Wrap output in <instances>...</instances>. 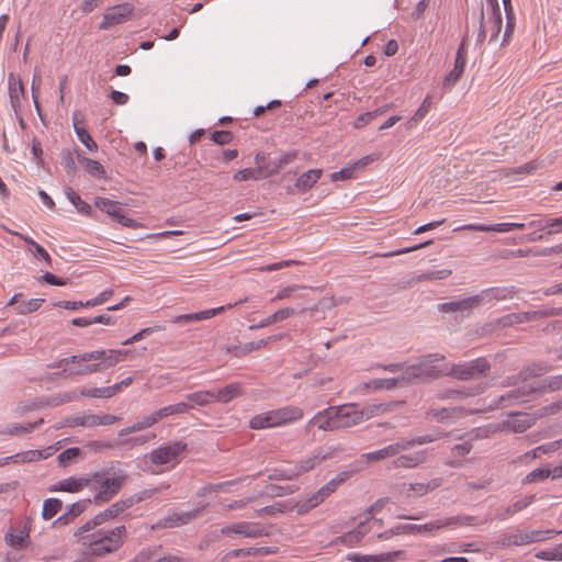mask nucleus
Instances as JSON below:
<instances>
[{"mask_svg": "<svg viewBox=\"0 0 562 562\" xmlns=\"http://www.w3.org/2000/svg\"><path fill=\"white\" fill-rule=\"evenodd\" d=\"M127 479L128 475L123 470L115 469L113 465L88 473L87 487L92 493L93 504L102 505L113 499Z\"/></svg>", "mask_w": 562, "mask_h": 562, "instance_id": "1", "label": "nucleus"}, {"mask_svg": "<svg viewBox=\"0 0 562 562\" xmlns=\"http://www.w3.org/2000/svg\"><path fill=\"white\" fill-rule=\"evenodd\" d=\"M446 357L441 353H428L415 363L407 366L403 371L406 386L417 383H428L446 375Z\"/></svg>", "mask_w": 562, "mask_h": 562, "instance_id": "2", "label": "nucleus"}, {"mask_svg": "<svg viewBox=\"0 0 562 562\" xmlns=\"http://www.w3.org/2000/svg\"><path fill=\"white\" fill-rule=\"evenodd\" d=\"M126 535L125 526H116L113 529H98L91 535L83 537V543L88 544L89 553L102 557L117 551L123 544V538Z\"/></svg>", "mask_w": 562, "mask_h": 562, "instance_id": "3", "label": "nucleus"}, {"mask_svg": "<svg viewBox=\"0 0 562 562\" xmlns=\"http://www.w3.org/2000/svg\"><path fill=\"white\" fill-rule=\"evenodd\" d=\"M303 417V409L297 406H284L254 416L249 426L251 429H263L286 425Z\"/></svg>", "mask_w": 562, "mask_h": 562, "instance_id": "4", "label": "nucleus"}, {"mask_svg": "<svg viewBox=\"0 0 562 562\" xmlns=\"http://www.w3.org/2000/svg\"><path fill=\"white\" fill-rule=\"evenodd\" d=\"M382 408V405H372L367 409H358L356 404L334 406L336 430L350 428L361 424Z\"/></svg>", "mask_w": 562, "mask_h": 562, "instance_id": "5", "label": "nucleus"}, {"mask_svg": "<svg viewBox=\"0 0 562 562\" xmlns=\"http://www.w3.org/2000/svg\"><path fill=\"white\" fill-rule=\"evenodd\" d=\"M490 369L491 363L481 357L472 361L452 364L449 370H446V375L460 381H469L485 376Z\"/></svg>", "mask_w": 562, "mask_h": 562, "instance_id": "6", "label": "nucleus"}, {"mask_svg": "<svg viewBox=\"0 0 562 562\" xmlns=\"http://www.w3.org/2000/svg\"><path fill=\"white\" fill-rule=\"evenodd\" d=\"M184 441H171L161 445L149 453V460L155 465L171 464L173 468L179 462V457L187 450Z\"/></svg>", "mask_w": 562, "mask_h": 562, "instance_id": "7", "label": "nucleus"}, {"mask_svg": "<svg viewBox=\"0 0 562 562\" xmlns=\"http://www.w3.org/2000/svg\"><path fill=\"white\" fill-rule=\"evenodd\" d=\"M462 522L460 517H448L437 519L424 525L416 524H401L394 527L393 532L397 533H434L437 530H440L447 526L456 525Z\"/></svg>", "mask_w": 562, "mask_h": 562, "instance_id": "8", "label": "nucleus"}, {"mask_svg": "<svg viewBox=\"0 0 562 562\" xmlns=\"http://www.w3.org/2000/svg\"><path fill=\"white\" fill-rule=\"evenodd\" d=\"M221 535L232 536L238 535L245 538H259L269 536V529L259 522L238 521L221 528Z\"/></svg>", "mask_w": 562, "mask_h": 562, "instance_id": "9", "label": "nucleus"}, {"mask_svg": "<svg viewBox=\"0 0 562 562\" xmlns=\"http://www.w3.org/2000/svg\"><path fill=\"white\" fill-rule=\"evenodd\" d=\"M128 355V351L116 350V349H108V350H93L90 352L83 353V360L86 362L90 361H99L95 362V366L100 368V372L114 367L120 361L124 360Z\"/></svg>", "mask_w": 562, "mask_h": 562, "instance_id": "10", "label": "nucleus"}, {"mask_svg": "<svg viewBox=\"0 0 562 562\" xmlns=\"http://www.w3.org/2000/svg\"><path fill=\"white\" fill-rule=\"evenodd\" d=\"M201 509L196 508L187 513H178L176 510L169 512L165 517L157 520L151 525L153 530L157 529H171L189 524L191 520L198 518Z\"/></svg>", "mask_w": 562, "mask_h": 562, "instance_id": "11", "label": "nucleus"}, {"mask_svg": "<svg viewBox=\"0 0 562 562\" xmlns=\"http://www.w3.org/2000/svg\"><path fill=\"white\" fill-rule=\"evenodd\" d=\"M134 11L132 3L125 2L106 9L100 23L101 30H108L114 25L125 22Z\"/></svg>", "mask_w": 562, "mask_h": 562, "instance_id": "12", "label": "nucleus"}, {"mask_svg": "<svg viewBox=\"0 0 562 562\" xmlns=\"http://www.w3.org/2000/svg\"><path fill=\"white\" fill-rule=\"evenodd\" d=\"M516 291L512 288L506 286H494L482 290L479 294H475L479 307L486 303L506 301L513 299Z\"/></svg>", "mask_w": 562, "mask_h": 562, "instance_id": "13", "label": "nucleus"}, {"mask_svg": "<svg viewBox=\"0 0 562 562\" xmlns=\"http://www.w3.org/2000/svg\"><path fill=\"white\" fill-rule=\"evenodd\" d=\"M248 301V297H245L243 300H239L235 303H229L227 305H223V306H220V307H216V308H211V310H205V311H201V312H198V313H190V314H182V315H178L173 318V323H189V322H200V321H204V319H209L211 317H214L216 316L217 314L226 311V310H229L234 306H237L239 304H243L245 302Z\"/></svg>", "mask_w": 562, "mask_h": 562, "instance_id": "14", "label": "nucleus"}, {"mask_svg": "<svg viewBox=\"0 0 562 562\" xmlns=\"http://www.w3.org/2000/svg\"><path fill=\"white\" fill-rule=\"evenodd\" d=\"M477 307L479 304L474 295L438 304V311L441 313H460L463 316H470Z\"/></svg>", "mask_w": 562, "mask_h": 562, "instance_id": "15", "label": "nucleus"}, {"mask_svg": "<svg viewBox=\"0 0 562 562\" xmlns=\"http://www.w3.org/2000/svg\"><path fill=\"white\" fill-rule=\"evenodd\" d=\"M470 412L463 406L432 408L427 412V415L431 416L438 423H453L468 416Z\"/></svg>", "mask_w": 562, "mask_h": 562, "instance_id": "16", "label": "nucleus"}, {"mask_svg": "<svg viewBox=\"0 0 562 562\" xmlns=\"http://www.w3.org/2000/svg\"><path fill=\"white\" fill-rule=\"evenodd\" d=\"M467 63V49L464 41L460 44L454 59L453 69L443 78L442 85L451 88L461 78Z\"/></svg>", "mask_w": 562, "mask_h": 562, "instance_id": "17", "label": "nucleus"}, {"mask_svg": "<svg viewBox=\"0 0 562 562\" xmlns=\"http://www.w3.org/2000/svg\"><path fill=\"white\" fill-rule=\"evenodd\" d=\"M89 484L88 474L83 476H69L60 480L57 483L48 487L49 492H68L78 493L81 492Z\"/></svg>", "mask_w": 562, "mask_h": 562, "instance_id": "18", "label": "nucleus"}, {"mask_svg": "<svg viewBox=\"0 0 562 562\" xmlns=\"http://www.w3.org/2000/svg\"><path fill=\"white\" fill-rule=\"evenodd\" d=\"M10 104L15 114L21 111V100L25 97L23 82L13 72L8 75Z\"/></svg>", "mask_w": 562, "mask_h": 562, "instance_id": "19", "label": "nucleus"}, {"mask_svg": "<svg viewBox=\"0 0 562 562\" xmlns=\"http://www.w3.org/2000/svg\"><path fill=\"white\" fill-rule=\"evenodd\" d=\"M405 450L404 438L398 439L396 442L391 443L382 449L362 454V458L368 462H378L397 456L401 451Z\"/></svg>", "mask_w": 562, "mask_h": 562, "instance_id": "20", "label": "nucleus"}, {"mask_svg": "<svg viewBox=\"0 0 562 562\" xmlns=\"http://www.w3.org/2000/svg\"><path fill=\"white\" fill-rule=\"evenodd\" d=\"M442 483V479L436 477L429 481L428 483H403L402 493L406 497H417L423 496L436 488H438Z\"/></svg>", "mask_w": 562, "mask_h": 562, "instance_id": "21", "label": "nucleus"}, {"mask_svg": "<svg viewBox=\"0 0 562 562\" xmlns=\"http://www.w3.org/2000/svg\"><path fill=\"white\" fill-rule=\"evenodd\" d=\"M334 412V406L318 412L313 418L308 420L306 428L308 429L312 425H316L321 430H336V427H334V425H336Z\"/></svg>", "mask_w": 562, "mask_h": 562, "instance_id": "22", "label": "nucleus"}, {"mask_svg": "<svg viewBox=\"0 0 562 562\" xmlns=\"http://www.w3.org/2000/svg\"><path fill=\"white\" fill-rule=\"evenodd\" d=\"M537 390L535 387H519L517 390H512L507 392L506 394L502 395L498 401L499 407H506L509 405L524 403L527 401L528 396L536 392Z\"/></svg>", "mask_w": 562, "mask_h": 562, "instance_id": "23", "label": "nucleus"}, {"mask_svg": "<svg viewBox=\"0 0 562 562\" xmlns=\"http://www.w3.org/2000/svg\"><path fill=\"white\" fill-rule=\"evenodd\" d=\"M487 12L491 14L487 19V23L491 24L492 33L491 41L497 38L502 31V13L498 4V0H486Z\"/></svg>", "mask_w": 562, "mask_h": 562, "instance_id": "24", "label": "nucleus"}, {"mask_svg": "<svg viewBox=\"0 0 562 562\" xmlns=\"http://www.w3.org/2000/svg\"><path fill=\"white\" fill-rule=\"evenodd\" d=\"M535 425V417L529 413H513L506 422L507 428L514 432H524Z\"/></svg>", "mask_w": 562, "mask_h": 562, "instance_id": "25", "label": "nucleus"}, {"mask_svg": "<svg viewBox=\"0 0 562 562\" xmlns=\"http://www.w3.org/2000/svg\"><path fill=\"white\" fill-rule=\"evenodd\" d=\"M473 446L470 441H464L453 446L451 449V457L445 461V464L450 468H461L463 465L461 458L469 454Z\"/></svg>", "mask_w": 562, "mask_h": 562, "instance_id": "26", "label": "nucleus"}, {"mask_svg": "<svg viewBox=\"0 0 562 562\" xmlns=\"http://www.w3.org/2000/svg\"><path fill=\"white\" fill-rule=\"evenodd\" d=\"M497 543L502 547L530 544L528 532L519 529L502 535Z\"/></svg>", "mask_w": 562, "mask_h": 562, "instance_id": "27", "label": "nucleus"}, {"mask_svg": "<svg viewBox=\"0 0 562 562\" xmlns=\"http://www.w3.org/2000/svg\"><path fill=\"white\" fill-rule=\"evenodd\" d=\"M126 509H128L127 504L125 503L124 499H120V501L113 503L112 505H110L104 510L98 513L95 515V520H97V522L102 525L105 521L116 518L120 514H122Z\"/></svg>", "mask_w": 562, "mask_h": 562, "instance_id": "28", "label": "nucleus"}, {"mask_svg": "<svg viewBox=\"0 0 562 562\" xmlns=\"http://www.w3.org/2000/svg\"><path fill=\"white\" fill-rule=\"evenodd\" d=\"M426 460H427V452L425 450H420V451L414 452L412 454L400 456L394 461V465H395V468L411 469V468H415V467L424 463Z\"/></svg>", "mask_w": 562, "mask_h": 562, "instance_id": "29", "label": "nucleus"}, {"mask_svg": "<svg viewBox=\"0 0 562 562\" xmlns=\"http://www.w3.org/2000/svg\"><path fill=\"white\" fill-rule=\"evenodd\" d=\"M323 170L322 169H311L304 173H302L296 182L295 188L301 192H306L310 189L314 187V184L318 181V179L322 177Z\"/></svg>", "mask_w": 562, "mask_h": 562, "instance_id": "30", "label": "nucleus"}, {"mask_svg": "<svg viewBox=\"0 0 562 562\" xmlns=\"http://www.w3.org/2000/svg\"><path fill=\"white\" fill-rule=\"evenodd\" d=\"M535 495H528L525 498L515 502L510 506H507L502 513H497L495 518L498 520H505L515 514L521 512L522 509L527 508L529 505H531L535 501Z\"/></svg>", "mask_w": 562, "mask_h": 562, "instance_id": "31", "label": "nucleus"}, {"mask_svg": "<svg viewBox=\"0 0 562 562\" xmlns=\"http://www.w3.org/2000/svg\"><path fill=\"white\" fill-rule=\"evenodd\" d=\"M294 314H295V310L292 307L281 308V310L277 311L276 313L271 314L270 316H268L267 318L260 321L258 324L250 325L249 329L254 330V329H259V328L270 326L273 323L286 319Z\"/></svg>", "mask_w": 562, "mask_h": 562, "instance_id": "32", "label": "nucleus"}, {"mask_svg": "<svg viewBox=\"0 0 562 562\" xmlns=\"http://www.w3.org/2000/svg\"><path fill=\"white\" fill-rule=\"evenodd\" d=\"M368 532L366 521H360L358 527L349 532H346L341 537L336 539V542H341L346 546L352 547L357 544Z\"/></svg>", "mask_w": 562, "mask_h": 562, "instance_id": "33", "label": "nucleus"}, {"mask_svg": "<svg viewBox=\"0 0 562 562\" xmlns=\"http://www.w3.org/2000/svg\"><path fill=\"white\" fill-rule=\"evenodd\" d=\"M64 425L67 427H95V414H75L67 416L64 419Z\"/></svg>", "mask_w": 562, "mask_h": 562, "instance_id": "34", "label": "nucleus"}, {"mask_svg": "<svg viewBox=\"0 0 562 562\" xmlns=\"http://www.w3.org/2000/svg\"><path fill=\"white\" fill-rule=\"evenodd\" d=\"M241 394V385L240 383H231L225 387L214 391V402L228 403L233 398L239 396Z\"/></svg>", "mask_w": 562, "mask_h": 562, "instance_id": "35", "label": "nucleus"}, {"mask_svg": "<svg viewBox=\"0 0 562 562\" xmlns=\"http://www.w3.org/2000/svg\"><path fill=\"white\" fill-rule=\"evenodd\" d=\"M194 405L190 404L189 402H179L172 405L164 406L156 411L159 420L171 416V415H182L186 414L188 411L192 409Z\"/></svg>", "mask_w": 562, "mask_h": 562, "instance_id": "36", "label": "nucleus"}, {"mask_svg": "<svg viewBox=\"0 0 562 562\" xmlns=\"http://www.w3.org/2000/svg\"><path fill=\"white\" fill-rule=\"evenodd\" d=\"M367 386L372 387L373 390H393L396 387H406V384L404 383L403 374H400L396 378L374 379L371 382H369Z\"/></svg>", "mask_w": 562, "mask_h": 562, "instance_id": "37", "label": "nucleus"}, {"mask_svg": "<svg viewBox=\"0 0 562 562\" xmlns=\"http://www.w3.org/2000/svg\"><path fill=\"white\" fill-rule=\"evenodd\" d=\"M77 158L79 162L82 164L85 170L93 178L102 179L105 175V169L102 164L97 160L90 159L88 157L82 156L81 154H77Z\"/></svg>", "mask_w": 562, "mask_h": 562, "instance_id": "38", "label": "nucleus"}, {"mask_svg": "<svg viewBox=\"0 0 562 562\" xmlns=\"http://www.w3.org/2000/svg\"><path fill=\"white\" fill-rule=\"evenodd\" d=\"M547 372V368L540 364H533L531 367H527L522 369L517 376H513L512 379H508V384H516L519 381H526L531 376H539Z\"/></svg>", "mask_w": 562, "mask_h": 562, "instance_id": "39", "label": "nucleus"}, {"mask_svg": "<svg viewBox=\"0 0 562 562\" xmlns=\"http://www.w3.org/2000/svg\"><path fill=\"white\" fill-rule=\"evenodd\" d=\"M94 205L102 212H105L108 215H110L113 220H115L116 216L120 215V212L123 210L119 202L100 196L95 199Z\"/></svg>", "mask_w": 562, "mask_h": 562, "instance_id": "40", "label": "nucleus"}, {"mask_svg": "<svg viewBox=\"0 0 562 562\" xmlns=\"http://www.w3.org/2000/svg\"><path fill=\"white\" fill-rule=\"evenodd\" d=\"M72 367H69V369H65L64 373L69 376L75 375H89L92 373L100 372V368L95 366V363H88V362H81V363H72Z\"/></svg>", "mask_w": 562, "mask_h": 562, "instance_id": "41", "label": "nucleus"}, {"mask_svg": "<svg viewBox=\"0 0 562 562\" xmlns=\"http://www.w3.org/2000/svg\"><path fill=\"white\" fill-rule=\"evenodd\" d=\"M74 130L78 139L87 147L89 151H97V143L93 140L88 131L83 126L79 125L76 115H74Z\"/></svg>", "mask_w": 562, "mask_h": 562, "instance_id": "42", "label": "nucleus"}, {"mask_svg": "<svg viewBox=\"0 0 562 562\" xmlns=\"http://www.w3.org/2000/svg\"><path fill=\"white\" fill-rule=\"evenodd\" d=\"M184 397L192 405L195 404L198 406H207L209 404L214 402V391H198L186 394Z\"/></svg>", "mask_w": 562, "mask_h": 562, "instance_id": "43", "label": "nucleus"}, {"mask_svg": "<svg viewBox=\"0 0 562 562\" xmlns=\"http://www.w3.org/2000/svg\"><path fill=\"white\" fill-rule=\"evenodd\" d=\"M325 458V456H321V453H314L313 456H310L307 457L306 459L304 460H301L295 467H294V470H295V473L296 475H301L305 472H308L311 471L312 469L315 468V465L317 463H319L323 459Z\"/></svg>", "mask_w": 562, "mask_h": 562, "instance_id": "44", "label": "nucleus"}, {"mask_svg": "<svg viewBox=\"0 0 562 562\" xmlns=\"http://www.w3.org/2000/svg\"><path fill=\"white\" fill-rule=\"evenodd\" d=\"M165 486H158L155 488L144 490L138 493H135L134 495H131L126 498H124L125 503L127 504L128 508H131L133 505L143 502L147 498L153 497L155 494L162 492Z\"/></svg>", "mask_w": 562, "mask_h": 562, "instance_id": "45", "label": "nucleus"}, {"mask_svg": "<svg viewBox=\"0 0 562 562\" xmlns=\"http://www.w3.org/2000/svg\"><path fill=\"white\" fill-rule=\"evenodd\" d=\"M63 502L58 498H47L43 503L42 517L45 520L52 519L61 509Z\"/></svg>", "mask_w": 562, "mask_h": 562, "instance_id": "46", "label": "nucleus"}, {"mask_svg": "<svg viewBox=\"0 0 562 562\" xmlns=\"http://www.w3.org/2000/svg\"><path fill=\"white\" fill-rule=\"evenodd\" d=\"M66 195L68 200L76 206L77 211L81 214L89 215L91 213V205L86 203L80 195L71 188H67Z\"/></svg>", "mask_w": 562, "mask_h": 562, "instance_id": "47", "label": "nucleus"}, {"mask_svg": "<svg viewBox=\"0 0 562 562\" xmlns=\"http://www.w3.org/2000/svg\"><path fill=\"white\" fill-rule=\"evenodd\" d=\"M445 436H446L445 432H439L436 436L423 435V436H418V437L412 438V439H405L404 438L405 450H408V449H411V448H413L415 446H422V445L430 443V442L437 440L438 438H441V437H445Z\"/></svg>", "mask_w": 562, "mask_h": 562, "instance_id": "48", "label": "nucleus"}, {"mask_svg": "<svg viewBox=\"0 0 562 562\" xmlns=\"http://www.w3.org/2000/svg\"><path fill=\"white\" fill-rule=\"evenodd\" d=\"M277 338H278V336H270L268 338H263L258 341L247 342L240 348V352H236V357H241V356L250 353L255 350L261 349V348L266 347L271 340H274Z\"/></svg>", "mask_w": 562, "mask_h": 562, "instance_id": "49", "label": "nucleus"}, {"mask_svg": "<svg viewBox=\"0 0 562 562\" xmlns=\"http://www.w3.org/2000/svg\"><path fill=\"white\" fill-rule=\"evenodd\" d=\"M20 238L32 247L31 251L35 257L41 258L50 265L52 258L49 254L40 244L29 236L20 235Z\"/></svg>", "mask_w": 562, "mask_h": 562, "instance_id": "50", "label": "nucleus"}, {"mask_svg": "<svg viewBox=\"0 0 562 562\" xmlns=\"http://www.w3.org/2000/svg\"><path fill=\"white\" fill-rule=\"evenodd\" d=\"M29 533L25 530H20L19 532L9 531L4 536L5 543L12 548H22L25 542Z\"/></svg>", "mask_w": 562, "mask_h": 562, "instance_id": "51", "label": "nucleus"}, {"mask_svg": "<svg viewBox=\"0 0 562 562\" xmlns=\"http://www.w3.org/2000/svg\"><path fill=\"white\" fill-rule=\"evenodd\" d=\"M60 164L64 167L66 173L68 176H75L77 172V166L75 158L69 149L61 150L60 154Z\"/></svg>", "mask_w": 562, "mask_h": 562, "instance_id": "52", "label": "nucleus"}, {"mask_svg": "<svg viewBox=\"0 0 562 562\" xmlns=\"http://www.w3.org/2000/svg\"><path fill=\"white\" fill-rule=\"evenodd\" d=\"M389 108H390V105H384L374 111H369V112L360 114L356 120L355 126L358 128L364 126L366 124L371 122L373 119H375L378 115L385 113Z\"/></svg>", "mask_w": 562, "mask_h": 562, "instance_id": "53", "label": "nucleus"}, {"mask_svg": "<svg viewBox=\"0 0 562 562\" xmlns=\"http://www.w3.org/2000/svg\"><path fill=\"white\" fill-rule=\"evenodd\" d=\"M81 456V450L77 447L68 448L58 454L57 461L60 467H67L71 461Z\"/></svg>", "mask_w": 562, "mask_h": 562, "instance_id": "54", "label": "nucleus"}, {"mask_svg": "<svg viewBox=\"0 0 562 562\" xmlns=\"http://www.w3.org/2000/svg\"><path fill=\"white\" fill-rule=\"evenodd\" d=\"M452 271L450 269L431 270L424 272L417 277V281H434L442 280L450 277Z\"/></svg>", "mask_w": 562, "mask_h": 562, "instance_id": "55", "label": "nucleus"}, {"mask_svg": "<svg viewBox=\"0 0 562 562\" xmlns=\"http://www.w3.org/2000/svg\"><path fill=\"white\" fill-rule=\"evenodd\" d=\"M527 532H528V537H529V543H535V542H541L547 539H550L554 535H559L561 531H555L553 529H546V530L539 529V530H532V531H527Z\"/></svg>", "mask_w": 562, "mask_h": 562, "instance_id": "56", "label": "nucleus"}, {"mask_svg": "<svg viewBox=\"0 0 562 562\" xmlns=\"http://www.w3.org/2000/svg\"><path fill=\"white\" fill-rule=\"evenodd\" d=\"M43 302H44L43 299H31V300L24 301L22 304H20L16 307V313L20 315H25V314L35 312L41 307Z\"/></svg>", "mask_w": 562, "mask_h": 562, "instance_id": "57", "label": "nucleus"}, {"mask_svg": "<svg viewBox=\"0 0 562 562\" xmlns=\"http://www.w3.org/2000/svg\"><path fill=\"white\" fill-rule=\"evenodd\" d=\"M93 502L91 501V498H87V499H81L79 502H76L69 506H67V513L75 519L77 516H79L81 513H83L85 510L88 509V507L92 504Z\"/></svg>", "mask_w": 562, "mask_h": 562, "instance_id": "58", "label": "nucleus"}, {"mask_svg": "<svg viewBox=\"0 0 562 562\" xmlns=\"http://www.w3.org/2000/svg\"><path fill=\"white\" fill-rule=\"evenodd\" d=\"M80 395L91 398H110L108 386L92 389L82 387L80 390Z\"/></svg>", "mask_w": 562, "mask_h": 562, "instance_id": "59", "label": "nucleus"}, {"mask_svg": "<svg viewBox=\"0 0 562 562\" xmlns=\"http://www.w3.org/2000/svg\"><path fill=\"white\" fill-rule=\"evenodd\" d=\"M357 168H359V162H353L345 168H341L339 171L333 172L330 175V179L333 181L350 179L352 178L353 172Z\"/></svg>", "mask_w": 562, "mask_h": 562, "instance_id": "60", "label": "nucleus"}, {"mask_svg": "<svg viewBox=\"0 0 562 562\" xmlns=\"http://www.w3.org/2000/svg\"><path fill=\"white\" fill-rule=\"evenodd\" d=\"M158 422H159V418H158V415H157V413L155 411L153 414L147 415V416H143L137 422H135L134 423V429H136L137 431H140V430H144L146 428H149V427L154 426Z\"/></svg>", "mask_w": 562, "mask_h": 562, "instance_id": "61", "label": "nucleus"}, {"mask_svg": "<svg viewBox=\"0 0 562 562\" xmlns=\"http://www.w3.org/2000/svg\"><path fill=\"white\" fill-rule=\"evenodd\" d=\"M520 314L519 313H510L504 315L495 321V327L505 328L516 324H520Z\"/></svg>", "mask_w": 562, "mask_h": 562, "instance_id": "62", "label": "nucleus"}, {"mask_svg": "<svg viewBox=\"0 0 562 562\" xmlns=\"http://www.w3.org/2000/svg\"><path fill=\"white\" fill-rule=\"evenodd\" d=\"M536 390L540 392H553L562 390V374L547 379L544 384Z\"/></svg>", "mask_w": 562, "mask_h": 562, "instance_id": "63", "label": "nucleus"}, {"mask_svg": "<svg viewBox=\"0 0 562 562\" xmlns=\"http://www.w3.org/2000/svg\"><path fill=\"white\" fill-rule=\"evenodd\" d=\"M324 499L325 497L323 496V494L319 491H317L300 505L299 512H308L312 508L316 507L318 504H321Z\"/></svg>", "mask_w": 562, "mask_h": 562, "instance_id": "64", "label": "nucleus"}]
</instances>
